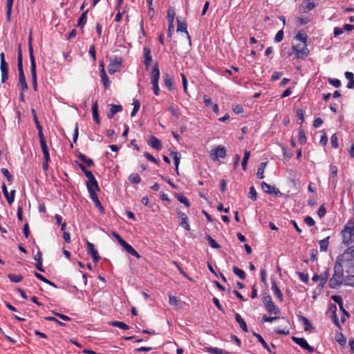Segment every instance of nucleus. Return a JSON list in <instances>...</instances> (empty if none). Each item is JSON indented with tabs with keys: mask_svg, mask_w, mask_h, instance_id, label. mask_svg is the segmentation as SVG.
<instances>
[{
	"mask_svg": "<svg viewBox=\"0 0 354 354\" xmlns=\"http://www.w3.org/2000/svg\"><path fill=\"white\" fill-rule=\"evenodd\" d=\"M272 302L273 301L272 300L270 295L267 294V292H265L263 295V303L264 306H266Z\"/></svg>",
	"mask_w": 354,
	"mask_h": 354,
	"instance_id": "63",
	"label": "nucleus"
},
{
	"mask_svg": "<svg viewBox=\"0 0 354 354\" xmlns=\"http://www.w3.org/2000/svg\"><path fill=\"white\" fill-rule=\"evenodd\" d=\"M329 239L330 236H327L319 241L321 252H327L329 245Z\"/></svg>",
	"mask_w": 354,
	"mask_h": 354,
	"instance_id": "37",
	"label": "nucleus"
},
{
	"mask_svg": "<svg viewBox=\"0 0 354 354\" xmlns=\"http://www.w3.org/2000/svg\"><path fill=\"white\" fill-rule=\"evenodd\" d=\"M316 6L317 4L312 0H306L301 4L302 12L306 13L314 9Z\"/></svg>",
	"mask_w": 354,
	"mask_h": 354,
	"instance_id": "20",
	"label": "nucleus"
},
{
	"mask_svg": "<svg viewBox=\"0 0 354 354\" xmlns=\"http://www.w3.org/2000/svg\"><path fill=\"white\" fill-rule=\"evenodd\" d=\"M235 319L239 324L240 327L244 332H248V326L242 317L237 313H235Z\"/></svg>",
	"mask_w": 354,
	"mask_h": 354,
	"instance_id": "32",
	"label": "nucleus"
},
{
	"mask_svg": "<svg viewBox=\"0 0 354 354\" xmlns=\"http://www.w3.org/2000/svg\"><path fill=\"white\" fill-rule=\"evenodd\" d=\"M205 351L207 353H212V354H230V353L228 351H226L225 350L216 348V347H205Z\"/></svg>",
	"mask_w": 354,
	"mask_h": 354,
	"instance_id": "31",
	"label": "nucleus"
},
{
	"mask_svg": "<svg viewBox=\"0 0 354 354\" xmlns=\"http://www.w3.org/2000/svg\"><path fill=\"white\" fill-rule=\"evenodd\" d=\"M87 12H88V10L84 11L81 15V16L80 17L78 21H77V27L82 28L86 24V23L87 21V17H86Z\"/></svg>",
	"mask_w": 354,
	"mask_h": 354,
	"instance_id": "42",
	"label": "nucleus"
},
{
	"mask_svg": "<svg viewBox=\"0 0 354 354\" xmlns=\"http://www.w3.org/2000/svg\"><path fill=\"white\" fill-rule=\"evenodd\" d=\"M28 53L30 60V73L32 78V87L35 91L37 90V73H36V62L33 54L32 38V33L28 37Z\"/></svg>",
	"mask_w": 354,
	"mask_h": 354,
	"instance_id": "3",
	"label": "nucleus"
},
{
	"mask_svg": "<svg viewBox=\"0 0 354 354\" xmlns=\"http://www.w3.org/2000/svg\"><path fill=\"white\" fill-rule=\"evenodd\" d=\"M75 162L78 165V167L81 169V170L84 173L86 177L88 178L87 180H91V179L95 178L94 175L93 174L92 171L86 169L84 165H83L82 163H80L77 161Z\"/></svg>",
	"mask_w": 354,
	"mask_h": 354,
	"instance_id": "29",
	"label": "nucleus"
},
{
	"mask_svg": "<svg viewBox=\"0 0 354 354\" xmlns=\"http://www.w3.org/2000/svg\"><path fill=\"white\" fill-rule=\"evenodd\" d=\"M250 152L248 150H245L244 151V156H243V158L241 162L242 168H243V170H244V171H246V169H247V165H248V162L250 158Z\"/></svg>",
	"mask_w": 354,
	"mask_h": 354,
	"instance_id": "44",
	"label": "nucleus"
},
{
	"mask_svg": "<svg viewBox=\"0 0 354 354\" xmlns=\"http://www.w3.org/2000/svg\"><path fill=\"white\" fill-rule=\"evenodd\" d=\"M331 299L339 305L340 309H343L344 302L341 296L332 295Z\"/></svg>",
	"mask_w": 354,
	"mask_h": 354,
	"instance_id": "55",
	"label": "nucleus"
},
{
	"mask_svg": "<svg viewBox=\"0 0 354 354\" xmlns=\"http://www.w3.org/2000/svg\"><path fill=\"white\" fill-rule=\"evenodd\" d=\"M128 180L133 184H139L141 183V178L138 174L136 173L131 174L128 177Z\"/></svg>",
	"mask_w": 354,
	"mask_h": 354,
	"instance_id": "45",
	"label": "nucleus"
},
{
	"mask_svg": "<svg viewBox=\"0 0 354 354\" xmlns=\"http://www.w3.org/2000/svg\"><path fill=\"white\" fill-rule=\"evenodd\" d=\"M164 84L169 91H173L174 90V81L172 77L166 73L163 76Z\"/></svg>",
	"mask_w": 354,
	"mask_h": 354,
	"instance_id": "22",
	"label": "nucleus"
},
{
	"mask_svg": "<svg viewBox=\"0 0 354 354\" xmlns=\"http://www.w3.org/2000/svg\"><path fill=\"white\" fill-rule=\"evenodd\" d=\"M330 179L335 178L337 176V172H338L337 167L335 165H330Z\"/></svg>",
	"mask_w": 354,
	"mask_h": 354,
	"instance_id": "59",
	"label": "nucleus"
},
{
	"mask_svg": "<svg viewBox=\"0 0 354 354\" xmlns=\"http://www.w3.org/2000/svg\"><path fill=\"white\" fill-rule=\"evenodd\" d=\"M344 285L354 288V274H348L346 277V282H344Z\"/></svg>",
	"mask_w": 354,
	"mask_h": 354,
	"instance_id": "50",
	"label": "nucleus"
},
{
	"mask_svg": "<svg viewBox=\"0 0 354 354\" xmlns=\"http://www.w3.org/2000/svg\"><path fill=\"white\" fill-rule=\"evenodd\" d=\"M169 111H170L171 114L174 116L176 119L179 118L180 113L178 111V109L176 108L174 106H171L169 108Z\"/></svg>",
	"mask_w": 354,
	"mask_h": 354,
	"instance_id": "64",
	"label": "nucleus"
},
{
	"mask_svg": "<svg viewBox=\"0 0 354 354\" xmlns=\"http://www.w3.org/2000/svg\"><path fill=\"white\" fill-rule=\"evenodd\" d=\"M328 311L331 313V319L333 320V322L335 324V325L339 328L342 329V326L339 324L338 317L336 314L337 311V306L334 304H330L328 306Z\"/></svg>",
	"mask_w": 354,
	"mask_h": 354,
	"instance_id": "15",
	"label": "nucleus"
},
{
	"mask_svg": "<svg viewBox=\"0 0 354 354\" xmlns=\"http://www.w3.org/2000/svg\"><path fill=\"white\" fill-rule=\"evenodd\" d=\"M92 113L94 121L97 124H100V120L99 117V112H98V106H97V102L95 101L92 106Z\"/></svg>",
	"mask_w": 354,
	"mask_h": 354,
	"instance_id": "30",
	"label": "nucleus"
},
{
	"mask_svg": "<svg viewBox=\"0 0 354 354\" xmlns=\"http://www.w3.org/2000/svg\"><path fill=\"white\" fill-rule=\"evenodd\" d=\"M293 50L296 52L297 56L300 59H305L308 57L309 54V50L307 48V44H303V46L301 47L300 45H297V46H292Z\"/></svg>",
	"mask_w": 354,
	"mask_h": 354,
	"instance_id": "10",
	"label": "nucleus"
},
{
	"mask_svg": "<svg viewBox=\"0 0 354 354\" xmlns=\"http://www.w3.org/2000/svg\"><path fill=\"white\" fill-rule=\"evenodd\" d=\"M174 17H175L174 10L172 8H169L167 10V16L168 24H174Z\"/></svg>",
	"mask_w": 354,
	"mask_h": 354,
	"instance_id": "49",
	"label": "nucleus"
},
{
	"mask_svg": "<svg viewBox=\"0 0 354 354\" xmlns=\"http://www.w3.org/2000/svg\"><path fill=\"white\" fill-rule=\"evenodd\" d=\"M86 246H87V252L88 254H90L93 260L94 263L98 262V261L100 259V257L98 254L97 250L95 249V245L93 243L86 241Z\"/></svg>",
	"mask_w": 354,
	"mask_h": 354,
	"instance_id": "11",
	"label": "nucleus"
},
{
	"mask_svg": "<svg viewBox=\"0 0 354 354\" xmlns=\"http://www.w3.org/2000/svg\"><path fill=\"white\" fill-rule=\"evenodd\" d=\"M143 62L145 65L146 69L148 71L149 69L150 66L151 65L153 60L151 51L149 48L146 46L143 48Z\"/></svg>",
	"mask_w": 354,
	"mask_h": 354,
	"instance_id": "12",
	"label": "nucleus"
},
{
	"mask_svg": "<svg viewBox=\"0 0 354 354\" xmlns=\"http://www.w3.org/2000/svg\"><path fill=\"white\" fill-rule=\"evenodd\" d=\"M34 259L36 261L35 268L40 272H44V269L43 268L42 266V254L40 251L37 252L34 257Z\"/></svg>",
	"mask_w": 354,
	"mask_h": 354,
	"instance_id": "25",
	"label": "nucleus"
},
{
	"mask_svg": "<svg viewBox=\"0 0 354 354\" xmlns=\"http://www.w3.org/2000/svg\"><path fill=\"white\" fill-rule=\"evenodd\" d=\"M297 274L298 275L299 279L305 283H308V274L307 273L297 272Z\"/></svg>",
	"mask_w": 354,
	"mask_h": 354,
	"instance_id": "58",
	"label": "nucleus"
},
{
	"mask_svg": "<svg viewBox=\"0 0 354 354\" xmlns=\"http://www.w3.org/2000/svg\"><path fill=\"white\" fill-rule=\"evenodd\" d=\"M299 319L302 322L304 327V330H308L310 328H313L312 324L308 318L304 316H300Z\"/></svg>",
	"mask_w": 354,
	"mask_h": 354,
	"instance_id": "43",
	"label": "nucleus"
},
{
	"mask_svg": "<svg viewBox=\"0 0 354 354\" xmlns=\"http://www.w3.org/2000/svg\"><path fill=\"white\" fill-rule=\"evenodd\" d=\"M248 197L253 201H255L257 200V193L256 192L254 187L252 186L250 187Z\"/></svg>",
	"mask_w": 354,
	"mask_h": 354,
	"instance_id": "56",
	"label": "nucleus"
},
{
	"mask_svg": "<svg viewBox=\"0 0 354 354\" xmlns=\"http://www.w3.org/2000/svg\"><path fill=\"white\" fill-rule=\"evenodd\" d=\"M19 89L21 91H26L28 90V85L26 81L25 74H19Z\"/></svg>",
	"mask_w": 354,
	"mask_h": 354,
	"instance_id": "27",
	"label": "nucleus"
},
{
	"mask_svg": "<svg viewBox=\"0 0 354 354\" xmlns=\"http://www.w3.org/2000/svg\"><path fill=\"white\" fill-rule=\"evenodd\" d=\"M2 192L3 193L5 198H6L8 204L12 205L15 201V196L16 191L13 189L10 192V194H8L6 185H5V183H3Z\"/></svg>",
	"mask_w": 354,
	"mask_h": 354,
	"instance_id": "17",
	"label": "nucleus"
},
{
	"mask_svg": "<svg viewBox=\"0 0 354 354\" xmlns=\"http://www.w3.org/2000/svg\"><path fill=\"white\" fill-rule=\"evenodd\" d=\"M261 187H262L263 190L267 194H271L272 192H274V191H272V188H274V187H272L271 185L266 183V182H263L261 183Z\"/></svg>",
	"mask_w": 354,
	"mask_h": 354,
	"instance_id": "54",
	"label": "nucleus"
},
{
	"mask_svg": "<svg viewBox=\"0 0 354 354\" xmlns=\"http://www.w3.org/2000/svg\"><path fill=\"white\" fill-rule=\"evenodd\" d=\"M335 263L341 264L347 274H354V246L348 247L343 254L339 255Z\"/></svg>",
	"mask_w": 354,
	"mask_h": 354,
	"instance_id": "1",
	"label": "nucleus"
},
{
	"mask_svg": "<svg viewBox=\"0 0 354 354\" xmlns=\"http://www.w3.org/2000/svg\"><path fill=\"white\" fill-rule=\"evenodd\" d=\"M1 171L3 174V175L6 178L8 181L11 183L12 181L13 178H12V176L11 175V174L10 173L8 169L6 168H2Z\"/></svg>",
	"mask_w": 354,
	"mask_h": 354,
	"instance_id": "61",
	"label": "nucleus"
},
{
	"mask_svg": "<svg viewBox=\"0 0 354 354\" xmlns=\"http://www.w3.org/2000/svg\"><path fill=\"white\" fill-rule=\"evenodd\" d=\"M170 155L172 156V158L174 159L176 171L177 174H178V166H179L180 160V158H181L180 153H178V151H171Z\"/></svg>",
	"mask_w": 354,
	"mask_h": 354,
	"instance_id": "33",
	"label": "nucleus"
},
{
	"mask_svg": "<svg viewBox=\"0 0 354 354\" xmlns=\"http://www.w3.org/2000/svg\"><path fill=\"white\" fill-rule=\"evenodd\" d=\"M271 288L273 291L274 295L278 298L280 301L283 300V294L281 292L279 288L277 286V283L274 280L271 281Z\"/></svg>",
	"mask_w": 354,
	"mask_h": 354,
	"instance_id": "26",
	"label": "nucleus"
},
{
	"mask_svg": "<svg viewBox=\"0 0 354 354\" xmlns=\"http://www.w3.org/2000/svg\"><path fill=\"white\" fill-rule=\"evenodd\" d=\"M90 198L94 203L95 206L98 209L100 213H104V208L101 205V203L98 198L97 193L89 195Z\"/></svg>",
	"mask_w": 354,
	"mask_h": 354,
	"instance_id": "23",
	"label": "nucleus"
},
{
	"mask_svg": "<svg viewBox=\"0 0 354 354\" xmlns=\"http://www.w3.org/2000/svg\"><path fill=\"white\" fill-rule=\"evenodd\" d=\"M336 341L341 346H344L346 343V338L344 336L342 333H339L336 336Z\"/></svg>",
	"mask_w": 354,
	"mask_h": 354,
	"instance_id": "51",
	"label": "nucleus"
},
{
	"mask_svg": "<svg viewBox=\"0 0 354 354\" xmlns=\"http://www.w3.org/2000/svg\"><path fill=\"white\" fill-rule=\"evenodd\" d=\"M212 156H213L212 159L214 160H218V158H223L226 156V149L223 146H218L214 149L212 151Z\"/></svg>",
	"mask_w": 354,
	"mask_h": 354,
	"instance_id": "13",
	"label": "nucleus"
},
{
	"mask_svg": "<svg viewBox=\"0 0 354 354\" xmlns=\"http://www.w3.org/2000/svg\"><path fill=\"white\" fill-rule=\"evenodd\" d=\"M76 156L82 162H85L88 167H93L94 165V162L92 159L88 158L86 155L82 153L80 151H77Z\"/></svg>",
	"mask_w": 354,
	"mask_h": 354,
	"instance_id": "28",
	"label": "nucleus"
},
{
	"mask_svg": "<svg viewBox=\"0 0 354 354\" xmlns=\"http://www.w3.org/2000/svg\"><path fill=\"white\" fill-rule=\"evenodd\" d=\"M128 253L131 254L132 256L137 259H140L141 256L138 254V252L127 242L124 241V243L120 245Z\"/></svg>",
	"mask_w": 354,
	"mask_h": 354,
	"instance_id": "19",
	"label": "nucleus"
},
{
	"mask_svg": "<svg viewBox=\"0 0 354 354\" xmlns=\"http://www.w3.org/2000/svg\"><path fill=\"white\" fill-rule=\"evenodd\" d=\"M8 277L9 278L10 281H12L13 283H19L23 279L22 275H20V274L17 275V274H9L8 275Z\"/></svg>",
	"mask_w": 354,
	"mask_h": 354,
	"instance_id": "52",
	"label": "nucleus"
},
{
	"mask_svg": "<svg viewBox=\"0 0 354 354\" xmlns=\"http://www.w3.org/2000/svg\"><path fill=\"white\" fill-rule=\"evenodd\" d=\"M14 0H7L6 3V20L8 22L11 21V14Z\"/></svg>",
	"mask_w": 354,
	"mask_h": 354,
	"instance_id": "36",
	"label": "nucleus"
},
{
	"mask_svg": "<svg viewBox=\"0 0 354 354\" xmlns=\"http://www.w3.org/2000/svg\"><path fill=\"white\" fill-rule=\"evenodd\" d=\"M177 200L181 203L184 204L187 207L190 206V203L188 199L183 194H178L176 196Z\"/></svg>",
	"mask_w": 354,
	"mask_h": 354,
	"instance_id": "53",
	"label": "nucleus"
},
{
	"mask_svg": "<svg viewBox=\"0 0 354 354\" xmlns=\"http://www.w3.org/2000/svg\"><path fill=\"white\" fill-rule=\"evenodd\" d=\"M121 66V58L115 57V59H111L108 66V71L110 74H114L115 73L120 71Z\"/></svg>",
	"mask_w": 354,
	"mask_h": 354,
	"instance_id": "7",
	"label": "nucleus"
},
{
	"mask_svg": "<svg viewBox=\"0 0 354 354\" xmlns=\"http://www.w3.org/2000/svg\"><path fill=\"white\" fill-rule=\"evenodd\" d=\"M342 244L349 245L354 242V221H348L341 231Z\"/></svg>",
	"mask_w": 354,
	"mask_h": 354,
	"instance_id": "4",
	"label": "nucleus"
},
{
	"mask_svg": "<svg viewBox=\"0 0 354 354\" xmlns=\"http://www.w3.org/2000/svg\"><path fill=\"white\" fill-rule=\"evenodd\" d=\"M169 303L171 306H177L180 304V301L176 296L169 295Z\"/></svg>",
	"mask_w": 354,
	"mask_h": 354,
	"instance_id": "60",
	"label": "nucleus"
},
{
	"mask_svg": "<svg viewBox=\"0 0 354 354\" xmlns=\"http://www.w3.org/2000/svg\"><path fill=\"white\" fill-rule=\"evenodd\" d=\"M178 217L181 219L180 225H182L186 230H189L190 227L188 223V218L185 213L179 211L178 212Z\"/></svg>",
	"mask_w": 354,
	"mask_h": 354,
	"instance_id": "21",
	"label": "nucleus"
},
{
	"mask_svg": "<svg viewBox=\"0 0 354 354\" xmlns=\"http://www.w3.org/2000/svg\"><path fill=\"white\" fill-rule=\"evenodd\" d=\"M307 34L304 31H299L295 36V39L299 41H301L303 44H307Z\"/></svg>",
	"mask_w": 354,
	"mask_h": 354,
	"instance_id": "40",
	"label": "nucleus"
},
{
	"mask_svg": "<svg viewBox=\"0 0 354 354\" xmlns=\"http://www.w3.org/2000/svg\"><path fill=\"white\" fill-rule=\"evenodd\" d=\"M330 143L333 148L337 149L339 147L338 138L335 133L330 137Z\"/></svg>",
	"mask_w": 354,
	"mask_h": 354,
	"instance_id": "57",
	"label": "nucleus"
},
{
	"mask_svg": "<svg viewBox=\"0 0 354 354\" xmlns=\"http://www.w3.org/2000/svg\"><path fill=\"white\" fill-rule=\"evenodd\" d=\"M298 142L300 145H304L306 142L307 138L305 135V131L303 128L300 127L298 129Z\"/></svg>",
	"mask_w": 354,
	"mask_h": 354,
	"instance_id": "41",
	"label": "nucleus"
},
{
	"mask_svg": "<svg viewBox=\"0 0 354 354\" xmlns=\"http://www.w3.org/2000/svg\"><path fill=\"white\" fill-rule=\"evenodd\" d=\"M265 308L270 314L278 315L280 313L279 308L274 305V302L266 306Z\"/></svg>",
	"mask_w": 354,
	"mask_h": 354,
	"instance_id": "35",
	"label": "nucleus"
},
{
	"mask_svg": "<svg viewBox=\"0 0 354 354\" xmlns=\"http://www.w3.org/2000/svg\"><path fill=\"white\" fill-rule=\"evenodd\" d=\"M292 341L300 346L302 348L307 350L309 353H313L315 349L313 346H310L307 341L303 337H292Z\"/></svg>",
	"mask_w": 354,
	"mask_h": 354,
	"instance_id": "9",
	"label": "nucleus"
},
{
	"mask_svg": "<svg viewBox=\"0 0 354 354\" xmlns=\"http://www.w3.org/2000/svg\"><path fill=\"white\" fill-rule=\"evenodd\" d=\"M344 282H346V277H344V269L342 268L341 264L335 263L333 274L328 281V286L332 289H336L340 287Z\"/></svg>",
	"mask_w": 354,
	"mask_h": 354,
	"instance_id": "2",
	"label": "nucleus"
},
{
	"mask_svg": "<svg viewBox=\"0 0 354 354\" xmlns=\"http://www.w3.org/2000/svg\"><path fill=\"white\" fill-rule=\"evenodd\" d=\"M319 275L321 277V280L320 282L318 283L317 288L322 289L324 287L327 282L328 278L330 275V268H326L323 273H322Z\"/></svg>",
	"mask_w": 354,
	"mask_h": 354,
	"instance_id": "18",
	"label": "nucleus"
},
{
	"mask_svg": "<svg viewBox=\"0 0 354 354\" xmlns=\"http://www.w3.org/2000/svg\"><path fill=\"white\" fill-rule=\"evenodd\" d=\"M297 117L299 124L304 122V111L301 109H298L297 111Z\"/></svg>",
	"mask_w": 354,
	"mask_h": 354,
	"instance_id": "62",
	"label": "nucleus"
},
{
	"mask_svg": "<svg viewBox=\"0 0 354 354\" xmlns=\"http://www.w3.org/2000/svg\"><path fill=\"white\" fill-rule=\"evenodd\" d=\"M109 324L111 326L118 327V328L123 329V330H129V326L122 322L112 321V322H110Z\"/></svg>",
	"mask_w": 354,
	"mask_h": 354,
	"instance_id": "38",
	"label": "nucleus"
},
{
	"mask_svg": "<svg viewBox=\"0 0 354 354\" xmlns=\"http://www.w3.org/2000/svg\"><path fill=\"white\" fill-rule=\"evenodd\" d=\"M267 165V162H261L259 165L257 172V177L259 179H263L264 178L263 173L264 169Z\"/></svg>",
	"mask_w": 354,
	"mask_h": 354,
	"instance_id": "46",
	"label": "nucleus"
},
{
	"mask_svg": "<svg viewBox=\"0 0 354 354\" xmlns=\"http://www.w3.org/2000/svg\"><path fill=\"white\" fill-rule=\"evenodd\" d=\"M177 21V32H184L186 33L187 37L189 40V44L191 43V37L187 30V24L185 19L183 17H178Z\"/></svg>",
	"mask_w": 354,
	"mask_h": 354,
	"instance_id": "8",
	"label": "nucleus"
},
{
	"mask_svg": "<svg viewBox=\"0 0 354 354\" xmlns=\"http://www.w3.org/2000/svg\"><path fill=\"white\" fill-rule=\"evenodd\" d=\"M160 74L159 64L158 62H156L152 66L150 72L151 83L152 84V89L155 95H158L160 94V88L158 86Z\"/></svg>",
	"mask_w": 354,
	"mask_h": 354,
	"instance_id": "5",
	"label": "nucleus"
},
{
	"mask_svg": "<svg viewBox=\"0 0 354 354\" xmlns=\"http://www.w3.org/2000/svg\"><path fill=\"white\" fill-rule=\"evenodd\" d=\"M233 272L238 276L241 279H245L246 277L245 272L239 268L237 266H234L232 268Z\"/></svg>",
	"mask_w": 354,
	"mask_h": 354,
	"instance_id": "48",
	"label": "nucleus"
},
{
	"mask_svg": "<svg viewBox=\"0 0 354 354\" xmlns=\"http://www.w3.org/2000/svg\"><path fill=\"white\" fill-rule=\"evenodd\" d=\"M40 145H41V151H42L43 154H44V158H46L47 160H50L49 149H48V147L47 146L46 141L41 142H40Z\"/></svg>",
	"mask_w": 354,
	"mask_h": 354,
	"instance_id": "39",
	"label": "nucleus"
},
{
	"mask_svg": "<svg viewBox=\"0 0 354 354\" xmlns=\"http://www.w3.org/2000/svg\"><path fill=\"white\" fill-rule=\"evenodd\" d=\"M252 335L258 339V341L261 344L262 346L266 350H267L270 353L272 352L268 344L266 342V341L264 340V339L262 337V336L261 335H259V333H257L256 332H252Z\"/></svg>",
	"mask_w": 354,
	"mask_h": 354,
	"instance_id": "34",
	"label": "nucleus"
},
{
	"mask_svg": "<svg viewBox=\"0 0 354 354\" xmlns=\"http://www.w3.org/2000/svg\"><path fill=\"white\" fill-rule=\"evenodd\" d=\"M86 185L89 195L95 194L97 192H100V190L98 183L95 178L91 179V180H86Z\"/></svg>",
	"mask_w": 354,
	"mask_h": 354,
	"instance_id": "14",
	"label": "nucleus"
},
{
	"mask_svg": "<svg viewBox=\"0 0 354 354\" xmlns=\"http://www.w3.org/2000/svg\"><path fill=\"white\" fill-rule=\"evenodd\" d=\"M147 144L154 149L158 151L162 148V142L156 136H151L147 140Z\"/></svg>",
	"mask_w": 354,
	"mask_h": 354,
	"instance_id": "16",
	"label": "nucleus"
},
{
	"mask_svg": "<svg viewBox=\"0 0 354 354\" xmlns=\"http://www.w3.org/2000/svg\"><path fill=\"white\" fill-rule=\"evenodd\" d=\"M0 70L1 73V83H5L8 79V64L6 62L3 53H0Z\"/></svg>",
	"mask_w": 354,
	"mask_h": 354,
	"instance_id": "6",
	"label": "nucleus"
},
{
	"mask_svg": "<svg viewBox=\"0 0 354 354\" xmlns=\"http://www.w3.org/2000/svg\"><path fill=\"white\" fill-rule=\"evenodd\" d=\"M122 111L121 105L111 104L109 111L107 113V117L111 119L117 113Z\"/></svg>",
	"mask_w": 354,
	"mask_h": 354,
	"instance_id": "24",
	"label": "nucleus"
},
{
	"mask_svg": "<svg viewBox=\"0 0 354 354\" xmlns=\"http://www.w3.org/2000/svg\"><path fill=\"white\" fill-rule=\"evenodd\" d=\"M206 239L208 241V243L210 247L214 249H218L221 248V245L209 234L206 236Z\"/></svg>",
	"mask_w": 354,
	"mask_h": 354,
	"instance_id": "47",
	"label": "nucleus"
}]
</instances>
